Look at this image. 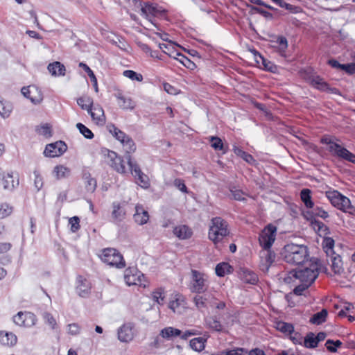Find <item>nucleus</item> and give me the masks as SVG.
<instances>
[{
	"instance_id": "nucleus-1",
	"label": "nucleus",
	"mask_w": 355,
	"mask_h": 355,
	"mask_svg": "<svg viewBox=\"0 0 355 355\" xmlns=\"http://www.w3.org/2000/svg\"><path fill=\"white\" fill-rule=\"evenodd\" d=\"M319 264L315 259L306 261L304 264L289 272L288 279L294 277L300 282L311 285L318 276Z\"/></svg>"
},
{
	"instance_id": "nucleus-2",
	"label": "nucleus",
	"mask_w": 355,
	"mask_h": 355,
	"mask_svg": "<svg viewBox=\"0 0 355 355\" xmlns=\"http://www.w3.org/2000/svg\"><path fill=\"white\" fill-rule=\"evenodd\" d=\"M284 259L289 263L302 265L308 259L309 254L306 246L289 243L284 246L282 252Z\"/></svg>"
},
{
	"instance_id": "nucleus-3",
	"label": "nucleus",
	"mask_w": 355,
	"mask_h": 355,
	"mask_svg": "<svg viewBox=\"0 0 355 355\" xmlns=\"http://www.w3.org/2000/svg\"><path fill=\"white\" fill-rule=\"evenodd\" d=\"M336 138L324 135L320 142L327 146L328 151L334 156L355 164V155L336 142Z\"/></svg>"
},
{
	"instance_id": "nucleus-4",
	"label": "nucleus",
	"mask_w": 355,
	"mask_h": 355,
	"mask_svg": "<svg viewBox=\"0 0 355 355\" xmlns=\"http://www.w3.org/2000/svg\"><path fill=\"white\" fill-rule=\"evenodd\" d=\"M229 234L228 225L220 217H215L211 221L209 230V239L215 244Z\"/></svg>"
},
{
	"instance_id": "nucleus-5",
	"label": "nucleus",
	"mask_w": 355,
	"mask_h": 355,
	"mask_svg": "<svg viewBox=\"0 0 355 355\" xmlns=\"http://www.w3.org/2000/svg\"><path fill=\"white\" fill-rule=\"evenodd\" d=\"M209 277L207 275L196 270H191L189 288L191 293H205L209 288Z\"/></svg>"
},
{
	"instance_id": "nucleus-6",
	"label": "nucleus",
	"mask_w": 355,
	"mask_h": 355,
	"mask_svg": "<svg viewBox=\"0 0 355 355\" xmlns=\"http://www.w3.org/2000/svg\"><path fill=\"white\" fill-rule=\"evenodd\" d=\"M326 196L331 205L344 212L352 214L355 209L352 205L350 200L336 190H329L326 192Z\"/></svg>"
},
{
	"instance_id": "nucleus-7",
	"label": "nucleus",
	"mask_w": 355,
	"mask_h": 355,
	"mask_svg": "<svg viewBox=\"0 0 355 355\" xmlns=\"http://www.w3.org/2000/svg\"><path fill=\"white\" fill-rule=\"evenodd\" d=\"M99 257L104 263L110 266L117 268H123L125 266L123 256L114 248H109L103 250Z\"/></svg>"
},
{
	"instance_id": "nucleus-8",
	"label": "nucleus",
	"mask_w": 355,
	"mask_h": 355,
	"mask_svg": "<svg viewBox=\"0 0 355 355\" xmlns=\"http://www.w3.org/2000/svg\"><path fill=\"white\" fill-rule=\"evenodd\" d=\"M124 280L128 286H139L146 288L149 286L148 280L140 271L135 268H128L124 271Z\"/></svg>"
},
{
	"instance_id": "nucleus-9",
	"label": "nucleus",
	"mask_w": 355,
	"mask_h": 355,
	"mask_svg": "<svg viewBox=\"0 0 355 355\" xmlns=\"http://www.w3.org/2000/svg\"><path fill=\"white\" fill-rule=\"evenodd\" d=\"M277 227L268 225L260 233L259 241L262 248L270 249L276 239Z\"/></svg>"
},
{
	"instance_id": "nucleus-10",
	"label": "nucleus",
	"mask_w": 355,
	"mask_h": 355,
	"mask_svg": "<svg viewBox=\"0 0 355 355\" xmlns=\"http://www.w3.org/2000/svg\"><path fill=\"white\" fill-rule=\"evenodd\" d=\"M164 10L161 8L151 4H145L141 8V15L146 20L144 21V26H150L154 25L153 17L161 16Z\"/></svg>"
},
{
	"instance_id": "nucleus-11",
	"label": "nucleus",
	"mask_w": 355,
	"mask_h": 355,
	"mask_svg": "<svg viewBox=\"0 0 355 355\" xmlns=\"http://www.w3.org/2000/svg\"><path fill=\"white\" fill-rule=\"evenodd\" d=\"M36 321V316L33 313L28 311H19L13 317L15 324L21 327H31L35 324Z\"/></svg>"
},
{
	"instance_id": "nucleus-12",
	"label": "nucleus",
	"mask_w": 355,
	"mask_h": 355,
	"mask_svg": "<svg viewBox=\"0 0 355 355\" xmlns=\"http://www.w3.org/2000/svg\"><path fill=\"white\" fill-rule=\"evenodd\" d=\"M67 149V146L64 142L62 141H56L48 144L44 151L46 157H55L62 155Z\"/></svg>"
},
{
	"instance_id": "nucleus-13",
	"label": "nucleus",
	"mask_w": 355,
	"mask_h": 355,
	"mask_svg": "<svg viewBox=\"0 0 355 355\" xmlns=\"http://www.w3.org/2000/svg\"><path fill=\"white\" fill-rule=\"evenodd\" d=\"M107 159L110 166L116 172L122 174L126 173V167L124 160L115 152L108 151Z\"/></svg>"
},
{
	"instance_id": "nucleus-14",
	"label": "nucleus",
	"mask_w": 355,
	"mask_h": 355,
	"mask_svg": "<svg viewBox=\"0 0 355 355\" xmlns=\"http://www.w3.org/2000/svg\"><path fill=\"white\" fill-rule=\"evenodd\" d=\"M21 93L34 104H39L43 100L42 92L40 89L33 85L23 87Z\"/></svg>"
},
{
	"instance_id": "nucleus-15",
	"label": "nucleus",
	"mask_w": 355,
	"mask_h": 355,
	"mask_svg": "<svg viewBox=\"0 0 355 355\" xmlns=\"http://www.w3.org/2000/svg\"><path fill=\"white\" fill-rule=\"evenodd\" d=\"M114 97L117 100V104L122 110H132L136 107V103L132 98L126 96L120 89H116L114 94Z\"/></svg>"
},
{
	"instance_id": "nucleus-16",
	"label": "nucleus",
	"mask_w": 355,
	"mask_h": 355,
	"mask_svg": "<svg viewBox=\"0 0 355 355\" xmlns=\"http://www.w3.org/2000/svg\"><path fill=\"white\" fill-rule=\"evenodd\" d=\"M126 160L131 171V173L135 178H137L138 181L141 184V187H147L148 186V178L146 175L141 172L138 164L132 162V157L130 155H128L126 157Z\"/></svg>"
},
{
	"instance_id": "nucleus-17",
	"label": "nucleus",
	"mask_w": 355,
	"mask_h": 355,
	"mask_svg": "<svg viewBox=\"0 0 355 355\" xmlns=\"http://www.w3.org/2000/svg\"><path fill=\"white\" fill-rule=\"evenodd\" d=\"M168 308L174 313H181L186 308L184 297L180 293L173 294L168 303Z\"/></svg>"
},
{
	"instance_id": "nucleus-18",
	"label": "nucleus",
	"mask_w": 355,
	"mask_h": 355,
	"mask_svg": "<svg viewBox=\"0 0 355 355\" xmlns=\"http://www.w3.org/2000/svg\"><path fill=\"white\" fill-rule=\"evenodd\" d=\"M90 114L92 121L97 125H104L105 123V116L103 107L98 105H94L87 110Z\"/></svg>"
},
{
	"instance_id": "nucleus-19",
	"label": "nucleus",
	"mask_w": 355,
	"mask_h": 355,
	"mask_svg": "<svg viewBox=\"0 0 355 355\" xmlns=\"http://www.w3.org/2000/svg\"><path fill=\"white\" fill-rule=\"evenodd\" d=\"M149 214L143 205L137 204L135 206V212L133 214L134 221L139 225L146 224L149 220Z\"/></svg>"
},
{
	"instance_id": "nucleus-20",
	"label": "nucleus",
	"mask_w": 355,
	"mask_h": 355,
	"mask_svg": "<svg viewBox=\"0 0 355 355\" xmlns=\"http://www.w3.org/2000/svg\"><path fill=\"white\" fill-rule=\"evenodd\" d=\"M133 325L124 324L118 330V338L121 342L129 343L134 338Z\"/></svg>"
},
{
	"instance_id": "nucleus-21",
	"label": "nucleus",
	"mask_w": 355,
	"mask_h": 355,
	"mask_svg": "<svg viewBox=\"0 0 355 355\" xmlns=\"http://www.w3.org/2000/svg\"><path fill=\"white\" fill-rule=\"evenodd\" d=\"M261 267L263 270H268L275 259V254L270 249L263 248L260 252Z\"/></svg>"
},
{
	"instance_id": "nucleus-22",
	"label": "nucleus",
	"mask_w": 355,
	"mask_h": 355,
	"mask_svg": "<svg viewBox=\"0 0 355 355\" xmlns=\"http://www.w3.org/2000/svg\"><path fill=\"white\" fill-rule=\"evenodd\" d=\"M213 295L209 293H196L193 297L195 306L200 310L207 308V304H211Z\"/></svg>"
},
{
	"instance_id": "nucleus-23",
	"label": "nucleus",
	"mask_w": 355,
	"mask_h": 355,
	"mask_svg": "<svg viewBox=\"0 0 355 355\" xmlns=\"http://www.w3.org/2000/svg\"><path fill=\"white\" fill-rule=\"evenodd\" d=\"M173 234L180 240H187L193 235L192 229L187 225H178L173 230Z\"/></svg>"
},
{
	"instance_id": "nucleus-24",
	"label": "nucleus",
	"mask_w": 355,
	"mask_h": 355,
	"mask_svg": "<svg viewBox=\"0 0 355 355\" xmlns=\"http://www.w3.org/2000/svg\"><path fill=\"white\" fill-rule=\"evenodd\" d=\"M270 47L282 56H285L288 48V41L285 37L279 36L276 40L270 41Z\"/></svg>"
},
{
	"instance_id": "nucleus-25",
	"label": "nucleus",
	"mask_w": 355,
	"mask_h": 355,
	"mask_svg": "<svg viewBox=\"0 0 355 355\" xmlns=\"http://www.w3.org/2000/svg\"><path fill=\"white\" fill-rule=\"evenodd\" d=\"M251 52L254 55V58L258 64H262L263 68L270 72L275 73L277 71V67L270 61L264 58L256 50H252Z\"/></svg>"
},
{
	"instance_id": "nucleus-26",
	"label": "nucleus",
	"mask_w": 355,
	"mask_h": 355,
	"mask_svg": "<svg viewBox=\"0 0 355 355\" xmlns=\"http://www.w3.org/2000/svg\"><path fill=\"white\" fill-rule=\"evenodd\" d=\"M17 338L12 332L0 331V345L6 347H12L16 345Z\"/></svg>"
},
{
	"instance_id": "nucleus-27",
	"label": "nucleus",
	"mask_w": 355,
	"mask_h": 355,
	"mask_svg": "<svg viewBox=\"0 0 355 355\" xmlns=\"http://www.w3.org/2000/svg\"><path fill=\"white\" fill-rule=\"evenodd\" d=\"M327 262L330 264L332 270L335 274H340L343 270V263L338 254H331L327 256Z\"/></svg>"
},
{
	"instance_id": "nucleus-28",
	"label": "nucleus",
	"mask_w": 355,
	"mask_h": 355,
	"mask_svg": "<svg viewBox=\"0 0 355 355\" xmlns=\"http://www.w3.org/2000/svg\"><path fill=\"white\" fill-rule=\"evenodd\" d=\"M91 287V283L88 280L82 277H78L76 291L80 296H87L90 292Z\"/></svg>"
},
{
	"instance_id": "nucleus-29",
	"label": "nucleus",
	"mask_w": 355,
	"mask_h": 355,
	"mask_svg": "<svg viewBox=\"0 0 355 355\" xmlns=\"http://www.w3.org/2000/svg\"><path fill=\"white\" fill-rule=\"evenodd\" d=\"M47 69L49 73L53 76H63L65 75V67L60 62L56 61L50 63Z\"/></svg>"
},
{
	"instance_id": "nucleus-30",
	"label": "nucleus",
	"mask_w": 355,
	"mask_h": 355,
	"mask_svg": "<svg viewBox=\"0 0 355 355\" xmlns=\"http://www.w3.org/2000/svg\"><path fill=\"white\" fill-rule=\"evenodd\" d=\"M3 182V187L6 189H12L19 184L18 177H14L12 173H8L3 175L1 178Z\"/></svg>"
},
{
	"instance_id": "nucleus-31",
	"label": "nucleus",
	"mask_w": 355,
	"mask_h": 355,
	"mask_svg": "<svg viewBox=\"0 0 355 355\" xmlns=\"http://www.w3.org/2000/svg\"><path fill=\"white\" fill-rule=\"evenodd\" d=\"M53 175L57 180L67 178L70 175L71 170L66 166L57 165L53 170Z\"/></svg>"
},
{
	"instance_id": "nucleus-32",
	"label": "nucleus",
	"mask_w": 355,
	"mask_h": 355,
	"mask_svg": "<svg viewBox=\"0 0 355 355\" xmlns=\"http://www.w3.org/2000/svg\"><path fill=\"white\" fill-rule=\"evenodd\" d=\"M181 335V331L178 329L172 327H168L166 328H164L160 331V336L166 340H171L174 338H176L178 336H180Z\"/></svg>"
},
{
	"instance_id": "nucleus-33",
	"label": "nucleus",
	"mask_w": 355,
	"mask_h": 355,
	"mask_svg": "<svg viewBox=\"0 0 355 355\" xmlns=\"http://www.w3.org/2000/svg\"><path fill=\"white\" fill-rule=\"evenodd\" d=\"M240 278L245 282L254 284L258 281L257 275L248 269H243L240 272Z\"/></svg>"
},
{
	"instance_id": "nucleus-34",
	"label": "nucleus",
	"mask_w": 355,
	"mask_h": 355,
	"mask_svg": "<svg viewBox=\"0 0 355 355\" xmlns=\"http://www.w3.org/2000/svg\"><path fill=\"white\" fill-rule=\"evenodd\" d=\"M206 324L209 328L216 331H221L225 329V325L220 322L216 316L207 318L206 320Z\"/></svg>"
},
{
	"instance_id": "nucleus-35",
	"label": "nucleus",
	"mask_w": 355,
	"mask_h": 355,
	"mask_svg": "<svg viewBox=\"0 0 355 355\" xmlns=\"http://www.w3.org/2000/svg\"><path fill=\"white\" fill-rule=\"evenodd\" d=\"M12 111V105L10 103L4 101L0 96V115L3 118H7Z\"/></svg>"
},
{
	"instance_id": "nucleus-36",
	"label": "nucleus",
	"mask_w": 355,
	"mask_h": 355,
	"mask_svg": "<svg viewBox=\"0 0 355 355\" xmlns=\"http://www.w3.org/2000/svg\"><path fill=\"white\" fill-rule=\"evenodd\" d=\"M77 104L85 110H88L92 107L94 101L92 97L87 95H83L76 99Z\"/></svg>"
},
{
	"instance_id": "nucleus-37",
	"label": "nucleus",
	"mask_w": 355,
	"mask_h": 355,
	"mask_svg": "<svg viewBox=\"0 0 355 355\" xmlns=\"http://www.w3.org/2000/svg\"><path fill=\"white\" fill-rule=\"evenodd\" d=\"M310 84L314 87L324 91L328 89L327 84L319 76H313L309 78Z\"/></svg>"
},
{
	"instance_id": "nucleus-38",
	"label": "nucleus",
	"mask_w": 355,
	"mask_h": 355,
	"mask_svg": "<svg viewBox=\"0 0 355 355\" xmlns=\"http://www.w3.org/2000/svg\"><path fill=\"white\" fill-rule=\"evenodd\" d=\"M152 297L153 301L157 302L159 305H163L164 304L166 293L165 291L163 288H156L152 293Z\"/></svg>"
},
{
	"instance_id": "nucleus-39",
	"label": "nucleus",
	"mask_w": 355,
	"mask_h": 355,
	"mask_svg": "<svg viewBox=\"0 0 355 355\" xmlns=\"http://www.w3.org/2000/svg\"><path fill=\"white\" fill-rule=\"evenodd\" d=\"M311 225L315 231H316L320 236H326L329 233L328 227L322 222L311 220Z\"/></svg>"
},
{
	"instance_id": "nucleus-40",
	"label": "nucleus",
	"mask_w": 355,
	"mask_h": 355,
	"mask_svg": "<svg viewBox=\"0 0 355 355\" xmlns=\"http://www.w3.org/2000/svg\"><path fill=\"white\" fill-rule=\"evenodd\" d=\"M206 339L202 337L195 338L190 340L191 347L196 351L201 352L205 349Z\"/></svg>"
},
{
	"instance_id": "nucleus-41",
	"label": "nucleus",
	"mask_w": 355,
	"mask_h": 355,
	"mask_svg": "<svg viewBox=\"0 0 355 355\" xmlns=\"http://www.w3.org/2000/svg\"><path fill=\"white\" fill-rule=\"evenodd\" d=\"M79 67L83 68L87 73L88 76H89V79H91V81L93 84L95 92L96 93H98V83H97V79H96L94 72L92 71V70L86 64H85L83 62H80Z\"/></svg>"
},
{
	"instance_id": "nucleus-42",
	"label": "nucleus",
	"mask_w": 355,
	"mask_h": 355,
	"mask_svg": "<svg viewBox=\"0 0 355 355\" xmlns=\"http://www.w3.org/2000/svg\"><path fill=\"white\" fill-rule=\"evenodd\" d=\"M79 67L83 68L87 73L88 76H89V79H91V81L93 84L95 92L96 93H98V83H97V79H96L94 72L92 71V70L86 64H85L83 62H80Z\"/></svg>"
},
{
	"instance_id": "nucleus-43",
	"label": "nucleus",
	"mask_w": 355,
	"mask_h": 355,
	"mask_svg": "<svg viewBox=\"0 0 355 355\" xmlns=\"http://www.w3.org/2000/svg\"><path fill=\"white\" fill-rule=\"evenodd\" d=\"M232 272V267L227 263H220L216 267V273L219 277H223Z\"/></svg>"
},
{
	"instance_id": "nucleus-44",
	"label": "nucleus",
	"mask_w": 355,
	"mask_h": 355,
	"mask_svg": "<svg viewBox=\"0 0 355 355\" xmlns=\"http://www.w3.org/2000/svg\"><path fill=\"white\" fill-rule=\"evenodd\" d=\"M110 133L118 140L120 141L121 144L123 142H125V141L130 137L129 136L126 135L123 132L118 129L114 125H112L110 127Z\"/></svg>"
},
{
	"instance_id": "nucleus-45",
	"label": "nucleus",
	"mask_w": 355,
	"mask_h": 355,
	"mask_svg": "<svg viewBox=\"0 0 355 355\" xmlns=\"http://www.w3.org/2000/svg\"><path fill=\"white\" fill-rule=\"evenodd\" d=\"M301 200L307 208H313V202L311 200V191L308 189H304L300 193Z\"/></svg>"
},
{
	"instance_id": "nucleus-46",
	"label": "nucleus",
	"mask_w": 355,
	"mask_h": 355,
	"mask_svg": "<svg viewBox=\"0 0 355 355\" xmlns=\"http://www.w3.org/2000/svg\"><path fill=\"white\" fill-rule=\"evenodd\" d=\"M275 3L280 6L281 8H284L288 10H289L292 13H299L302 11V9L299 6H295L294 5L288 3L283 0H275Z\"/></svg>"
},
{
	"instance_id": "nucleus-47",
	"label": "nucleus",
	"mask_w": 355,
	"mask_h": 355,
	"mask_svg": "<svg viewBox=\"0 0 355 355\" xmlns=\"http://www.w3.org/2000/svg\"><path fill=\"white\" fill-rule=\"evenodd\" d=\"M327 314V311L322 309L321 311L314 314L310 319V322L313 324H320L325 321Z\"/></svg>"
},
{
	"instance_id": "nucleus-48",
	"label": "nucleus",
	"mask_w": 355,
	"mask_h": 355,
	"mask_svg": "<svg viewBox=\"0 0 355 355\" xmlns=\"http://www.w3.org/2000/svg\"><path fill=\"white\" fill-rule=\"evenodd\" d=\"M125 211L121 208L119 203H113L112 217L116 220H121L124 218Z\"/></svg>"
},
{
	"instance_id": "nucleus-49",
	"label": "nucleus",
	"mask_w": 355,
	"mask_h": 355,
	"mask_svg": "<svg viewBox=\"0 0 355 355\" xmlns=\"http://www.w3.org/2000/svg\"><path fill=\"white\" fill-rule=\"evenodd\" d=\"M83 178L85 182V187L88 191L93 192L96 187V181L92 178L89 173H85L83 175Z\"/></svg>"
},
{
	"instance_id": "nucleus-50",
	"label": "nucleus",
	"mask_w": 355,
	"mask_h": 355,
	"mask_svg": "<svg viewBox=\"0 0 355 355\" xmlns=\"http://www.w3.org/2000/svg\"><path fill=\"white\" fill-rule=\"evenodd\" d=\"M323 248L327 256L335 254L334 252V241L330 237H325L322 242Z\"/></svg>"
},
{
	"instance_id": "nucleus-51",
	"label": "nucleus",
	"mask_w": 355,
	"mask_h": 355,
	"mask_svg": "<svg viewBox=\"0 0 355 355\" xmlns=\"http://www.w3.org/2000/svg\"><path fill=\"white\" fill-rule=\"evenodd\" d=\"M123 145V149L125 152L128 154V155L125 157V158L130 155L131 153H133L136 150V146L133 140L128 137L125 142H123L121 144Z\"/></svg>"
},
{
	"instance_id": "nucleus-52",
	"label": "nucleus",
	"mask_w": 355,
	"mask_h": 355,
	"mask_svg": "<svg viewBox=\"0 0 355 355\" xmlns=\"http://www.w3.org/2000/svg\"><path fill=\"white\" fill-rule=\"evenodd\" d=\"M209 141L211 142V146L216 150H222L223 153H225V150H224L223 147V143L219 137L214 136L210 137Z\"/></svg>"
},
{
	"instance_id": "nucleus-53",
	"label": "nucleus",
	"mask_w": 355,
	"mask_h": 355,
	"mask_svg": "<svg viewBox=\"0 0 355 355\" xmlns=\"http://www.w3.org/2000/svg\"><path fill=\"white\" fill-rule=\"evenodd\" d=\"M276 328L280 331L286 334H291L294 330L292 324L282 321L276 323Z\"/></svg>"
},
{
	"instance_id": "nucleus-54",
	"label": "nucleus",
	"mask_w": 355,
	"mask_h": 355,
	"mask_svg": "<svg viewBox=\"0 0 355 355\" xmlns=\"http://www.w3.org/2000/svg\"><path fill=\"white\" fill-rule=\"evenodd\" d=\"M123 76L132 80H137L141 82L143 80V76L141 73H138L132 70H125L123 73Z\"/></svg>"
},
{
	"instance_id": "nucleus-55",
	"label": "nucleus",
	"mask_w": 355,
	"mask_h": 355,
	"mask_svg": "<svg viewBox=\"0 0 355 355\" xmlns=\"http://www.w3.org/2000/svg\"><path fill=\"white\" fill-rule=\"evenodd\" d=\"M175 55H177L175 59L178 60L184 67L189 69H193L195 67V64L182 53H176Z\"/></svg>"
},
{
	"instance_id": "nucleus-56",
	"label": "nucleus",
	"mask_w": 355,
	"mask_h": 355,
	"mask_svg": "<svg viewBox=\"0 0 355 355\" xmlns=\"http://www.w3.org/2000/svg\"><path fill=\"white\" fill-rule=\"evenodd\" d=\"M304 345L306 347L313 348L317 347L318 340L313 334L307 335L304 339Z\"/></svg>"
},
{
	"instance_id": "nucleus-57",
	"label": "nucleus",
	"mask_w": 355,
	"mask_h": 355,
	"mask_svg": "<svg viewBox=\"0 0 355 355\" xmlns=\"http://www.w3.org/2000/svg\"><path fill=\"white\" fill-rule=\"evenodd\" d=\"M76 128L79 130L80 132L87 139H92L94 134L92 132L81 123L76 124Z\"/></svg>"
},
{
	"instance_id": "nucleus-58",
	"label": "nucleus",
	"mask_w": 355,
	"mask_h": 355,
	"mask_svg": "<svg viewBox=\"0 0 355 355\" xmlns=\"http://www.w3.org/2000/svg\"><path fill=\"white\" fill-rule=\"evenodd\" d=\"M81 327L77 323H71L67 326V332L69 335L74 336L80 333Z\"/></svg>"
},
{
	"instance_id": "nucleus-59",
	"label": "nucleus",
	"mask_w": 355,
	"mask_h": 355,
	"mask_svg": "<svg viewBox=\"0 0 355 355\" xmlns=\"http://www.w3.org/2000/svg\"><path fill=\"white\" fill-rule=\"evenodd\" d=\"M43 318L45 322L49 324L52 329H55L58 327V323L55 318L49 313H44Z\"/></svg>"
},
{
	"instance_id": "nucleus-60",
	"label": "nucleus",
	"mask_w": 355,
	"mask_h": 355,
	"mask_svg": "<svg viewBox=\"0 0 355 355\" xmlns=\"http://www.w3.org/2000/svg\"><path fill=\"white\" fill-rule=\"evenodd\" d=\"M159 47L164 53L168 55L170 57L176 58L177 55L175 53L177 52L173 51L172 44H159Z\"/></svg>"
},
{
	"instance_id": "nucleus-61",
	"label": "nucleus",
	"mask_w": 355,
	"mask_h": 355,
	"mask_svg": "<svg viewBox=\"0 0 355 355\" xmlns=\"http://www.w3.org/2000/svg\"><path fill=\"white\" fill-rule=\"evenodd\" d=\"M342 343L339 340L335 341L332 340H327L325 343L327 349L331 352H336L337 351V347H340Z\"/></svg>"
},
{
	"instance_id": "nucleus-62",
	"label": "nucleus",
	"mask_w": 355,
	"mask_h": 355,
	"mask_svg": "<svg viewBox=\"0 0 355 355\" xmlns=\"http://www.w3.org/2000/svg\"><path fill=\"white\" fill-rule=\"evenodd\" d=\"M33 176L35 187L39 191L43 187V178L37 171L33 172Z\"/></svg>"
},
{
	"instance_id": "nucleus-63",
	"label": "nucleus",
	"mask_w": 355,
	"mask_h": 355,
	"mask_svg": "<svg viewBox=\"0 0 355 355\" xmlns=\"http://www.w3.org/2000/svg\"><path fill=\"white\" fill-rule=\"evenodd\" d=\"M12 207L7 204L0 205V219L9 216L12 212Z\"/></svg>"
},
{
	"instance_id": "nucleus-64",
	"label": "nucleus",
	"mask_w": 355,
	"mask_h": 355,
	"mask_svg": "<svg viewBox=\"0 0 355 355\" xmlns=\"http://www.w3.org/2000/svg\"><path fill=\"white\" fill-rule=\"evenodd\" d=\"M79 223L80 219L78 216H73L69 218V223L71 225V230L73 232H76L80 229Z\"/></svg>"
}]
</instances>
